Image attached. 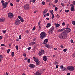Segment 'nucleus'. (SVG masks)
<instances>
[{
    "label": "nucleus",
    "mask_w": 75,
    "mask_h": 75,
    "mask_svg": "<svg viewBox=\"0 0 75 75\" xmlns=\"http://www.w3.org/2000/svg\"><path fill=\"white\" fill-rule=\"evenodd\" d=\"M54 65H57V62H55L54 63Z\"/></svg>",
    "instance_id": "61"
},
{
    "label": "nucleus",
    "mask_w": 75,
    "mask_h": 75,
    "mask_svg": "<svg viewBox=\"0 0 75 75\" xmlns=\"http://www.w3.org/2000/svg\"><path fill=\"white\" fill-rule=\"evenodd\" d=\"M58 8L57 7H55V11H57Z\"/></svg>",
    "instance_id": "50"
},
{
    "label": "nucleus",
    "mask_w": 75,
    "mask_h": 75,
    "mask_svg": "<svg viewBox=\"0 0 75 75\" xmlns=\"http://www.w3.org/2000/svg\"><path fill=\"white\" fill-rule=\"evenodd\" d=\"M45 3L44 1H42V5H45Z\"/></svg>",
    "instance_id": "32"
},
{
    "label": "nucleus",
    "mask_w": 75,
    "mask_h": 75,
    "mask_svg": "<svg viewBox=\"0 0 75 75\" xmlns=\"http://www.w3.org/2000/svg\"><path fill=\"white\" fill-rule=\"evenodd\" d=\"M23 57H26L27 56V55L25 53H24L23 54Z\"/></svg>",
    "instance_id": "42"
},
{
    "label": "nucleus",
    "mask_w": 75,
    "mask_h": 75,
    "mask_svg": "<svg viewBox=\"0 0 75 75\" xmlns=\"http://www.w3.org/2000/svg\"><path fill=\"white\" fill-rule=\"evenodd\" d=\"M48 39H46L44 40V41L43 42V44H47V42H48Z\"/></svg>",
    "instance_id": "13"
},
{
    "label": "nucleus",
    "mask_w": 75,
    "mask_h": 75,
    "mask_svg": "<svg viewBox=\"0 0 75 75\" xmlns=\"http://www.w3.org/2000/svg\"><path fill=\"white\" fill-rule=\"evenodd\" d=\"M69 10H65V12H66V13H68V12H69Z\"/></svg>",
    "instance_id": "48"
},
{
    "label": "nucleus",
    "mask_w": 75,
    "mask_h": 75,
    "mask_svg": "<svg viewBox=\"0 0 75 75\" xmlns=\"http://www.w3.org/2000/svg\"><path fill=\"white\" fill-rule=\"evenodd\" d=\"M64 30H65V28H63L62 29L60 30V31L61 32V31H63Z\"/></svg>",
    "instance_id": "37"
},
{
    "label": "nucleus",
    "mask_w": 75,
    "mask_h": 75,
    "mask_svg": "<svg viewBox=\"0 0 75 75\" xmlns=\"http://www.w3.org/2000/svg\"><path fill=\"white\" fill-rule=\"evenodd\" d=\"M0 58H1V59H3V55L0 54Z\"/></svg>",
    "instance_id": "35"
},
{
    "label": "nucleus",
    "mask_w": 75,
    "mask_h": 75,
    "mask_svg": "<svg viewBox=\"0 0 75 75\" xmlns=\"http://www.w3.org/2000/svg\"><path fill=\"white\" fill-rule=\"evenodd\" d=\"M58 0H55V3H58Z\"/></svg>",
    "instance_id": "40"
},
{
    "label": "nucleus",
    "mask_w": 75,
    "mask_h": 75,
    "mask_svg": "<svg viewBox=\"0 0 75 75\" xmlns=\"http://www.w3.org/2000/svg\"><path fill=\"white\" fill-rule=\"evenodd\" d=\"M35 0H33L32 1L33 2V3H35Z\"/></svg>",
    "instance_id": "63"
},
{
    "label": "nucleus",
    "mask_w": 75,
    "mask_h": 75,
    "mask_svg": "<svg viewBox=\"0 0 75 75\" xmlns=\"http://www.w3.org/2000/svg\"><path fill=\"white\" fill-rule=\"evenodd\" d=\"M40 35V38H41V40H43V39L47 36V34L44 32H41Z\"/></svg>",
    "instance_id": "2"
},
{
    "label": "nucleus",
    "mask_w": 75,
    "mask_h": 75,
    "mask_svg": "<svg viewBox=\"0 0 75 75\" xmlns=\"http://www.w3.org/2000/svg\"><path fill=\"white\" fill-rule=\"evenodd\" d=\"M45 47H46L47 48H50V45L48 44L45 45Z\"/></svg>",
    "instance_id": "19"
},
{
    "label": "nucleus",
    "mask_w": 75,
    "mask_h": 75,
    "mask_svg": "<svg viewBox=\"0 0 75 75\" xmlns=\"http://www.w3.org/2000/svg\"><path fill=\"white\" fill-rule=\"evenodd\" d=\"M61 5L63 7H64V6H65V5L63 3H62L61 4Z\"/></svg>",
    "instance_id": "33"
},
{
    "label": "nucleus",
    "mask_w": 75,
    "mask_h": 75,
    "mask_svg": "<svg viewBox=\"0 0 75 75\" xmlns=\"http://www.w3.org/2000/svg\"><path fill=\"white\" fill-rule=\"evenodd\" d=\"M66 29H67V30H65L66 32H67V33H69L70 32L69 30L68 29V28H66Z\"/></svg>",
    "instance_id": "17"
},
{
    "label": "nucleus",
    "mask_w": 75,
    "mask_h": 75,
    "mask_svg": "<svg viewBox=\"0 0 75 75\" xmlns=\"http://www.w3.org/2000/svg\"><path fill=\"white\" fill-rule=\"evenodd\" d=\"M52 19H54V17H55V16L54 15V14H52Z\"/></svg>",
    "instance_id": "26"
},
{
    "label": "nucleus",
    "mask_w": 75,
    "mask_h": 75,
    "mask_svg": "<svg viewBox=\"0 0 75 75\" xmlns=\"http://www.w3.org/2000/svg\"><path fill=\"white\" fill-rule=\"evenodd\" d=\"M35 27H34L33 28V31H34V30H35Z\"/></svg>",
    "instance_id": "39"
},
{
    "label": "nucleus",
    "mask_w": 75,
    "mask_h": 75,
    "mask_svg": "<svg viewBox=\"0 0 75 75\" xmlns=\"http://www.w3.org/2000/svg\"><path fill=\"white\" fill-rule=\"evenodd\" d=\"M9 47H11V44H9Z\"/></svg>",
    "instance_id": "62"
},
{
    "label": "nucleus",
    "mask_w": 75,
    "mask_h": 75,
    "mask_svg": "<svg viewBox=\"0 0 75 75\" xmlns=\"http://www.w3.org/2000/svg\"><path fill=\"white\" fill-rule=\"evenodd\" d=\"M51 26V23H49L47 24V25L46 26L47 28H48V27H50Z\"/></svg>",
    "instance_id": "16"
},
{
    "label": "nucleus",
    "mask_w": 75,
    "mask_h": 75,
    "mask_svg": "<svg viewBox=\"0 0 75 75\" xmlns=\"http://www.w3.org/2000/svg\"><path fill=\"white\" fill-rule=\"evenodd\" d=\"M58 66H59V65H57L56 66V68L57 69H58Z\"/></svg>",
    "instance_id": "53"
},
{
    "label": "nucleus",
    "mask_w": 75,
    "mask_h": 75,
    "mask_svg": "<svg viewBox=\"0 0 75 75\" xmlns=\"http://www.w3.org/2000/svg\"><path fill=\"white\" fill-rule=\"evenodd\" d=\"M55 25L57 28V27H59L60 26V25L59 24H56Z\"/></svg>",
    "instance_id": "23"
},
{
    "label": "nucleus",
    "mask_w": 75,
    "mask_h": 75,
    "mask_svg": "<svg viewBox=\"0 0 75 75\" xmlns=\"http://www.w3.org/2000/svg\"><path fill=\"white\" fill-rule=\"evenodd\" d=\"M41 52H42V53L43 54H44L43 53H44V50H42Z\"/></svg>",
    "instance_id": "31"
},
{
    "label": "nucleus",
    "mask_w": 75,
    "mask_h": 75,
    "mask_svg": "<svg viewBox=\"0 0 75 75\" xmlns=\"http://www.w3.org/2000/svg\"><path fill=\"white\" fill-rule=\"evenodd\" d=\"M42 54H43L42 53V52H39V55H40V56H41V55Z\"/></svg>",
    "instance_id": "24"
},
{
    "label": "nucleus",
    "mask_w": 75,
    "mask_h": 75,
    "mask_svg": "<svg viewBox=\"0 0 75 75\" xmlns=\"http://www.w3.org/2000/svg\"><path fill=\"white\" fill-rule=\"evenodd\" d=\"M74 67L69 66L67 67V69L70 71H73L74 70Z\"/></svg>",
    "instance_id": "5"
},
{
    "label": "nucleus",
    "mask_w": 75,
    "mask_h": 75,
    "mask_svg": "<svg viewBox=\"0 0 75 75\" xmlns=\"http://www.w3.org/2000/svg\"><path fill=\"white\" fill-rule=\"evenodd\" d=\"M1 46H2V47H6V46L3 44H1Z\"/></svg>",
    "instance_id": "30"
},
{
    "label": "nucleus",
    "mask_w": 75,
    "mask_h": 75,
    "mask_svg": "<svg viewBox=\"0 0 75 75\" xmlns=\"http://www.w3.org/2000/svg\"><path fill=\"white\" fill-rule=\"evenodd\" d=\"M14 52H12L11 53V57H14Z\"/></svg>",
    "instance_id": "25"
},
{
    "label": "nucleus",
    "mask_w": 75,
    "mask_h": 75,
    "mask_svg": "<svg viewBox=\"0 0 75 75\" xmlns=\"http://www.w3.org/2000/svg\"><path fill=\"white\" fill-rule=\"evenodd\" d=\"M35 44V42H32L30 43H29V45L30 46H31V45H34Z\"/></svg>",
    "instance_id": "15"
},
{
    "label": "nucleus",
    "mask_w": 75,
    "mask_h": 75,
    "mask_svg": "<svg viewBox=\"0 0 75 75\" xmlns=\"http://www.w3.org/2000/svg\"><path fill=\"white\" fill-rule=\"evenodd\" d=\"M10 49H8L7 50V53H8L9 52H10Z\"/></svg>",
    "instance_id": "36"
},
{
    "label": "nucleus",
    "mask_w": 75,
    "mask_h": 75,
    "mask_svg": "<svg viewBox=\"0 0 75 75\" xmlns=\"http://www.w3.org/2000/svg\"><path fill=\"white\" fill-rule=\"evenodd\" d=\"M63 66L62 65L60 66V69H63Z\"/></svg>",
    "instance_id": "49"
},
{
    "label": "nucleus",
    "mask_w": 75,
    "mask_h": 75,
    "mask_svg": "<svg viewBox=\"0 0 75 75\" xmlns=\"http://www.w3.org/2000/svg\"><path fill=\"white\" fill-rule=\"evenodd\" d=\"M72 57H75V53L72 55Z\"/></svg>",
    "instance_id": "51"
},
{
    "label": "nucleus",
    "mask_w": 75,
    "mask_h": 75,
    "mask_svg": "<svg viewBox=\"0 0 75 75\" xmlns=\"http://www.w3.org/2000/svg\"><path fill=\"white\" fill-rule=\"evenodd\" d=\"M41 23V21H39L38 22V25H40V23Z\"/></svg>",
    "instance_id": "45"
},
{
    "label": "nucleus",
    "mask_w": 75,
    "mask_h": 75,
    "mask_svg": "<svg viewBox=\"0 0 75 75\" xmlns=\"http://www.w3.org/2000/svg\"><path fill=\"white\" fill-rule=\"evenodd\" d=\"M71 42L72 43H74V41H73V40H72V39L71 40Z\"/></svg>",
    "instance_id": "52"
},
{
    "label": "nucleus",
    "mask_w": 75,
    "mask_h": 75,
    "mask_svg": "<svg viewBox=\"0 0 75 75\" xmlns=\"http://www.w3.org/2000/svg\"><path fill=\"white\" fill-rule=\"evenodd\" d=\"M72 23L73 25H75V21H73L72 22Z\"/></svg>",
    "instance_id": "22"
},
{
    "label": "nucleus",
    "mask_w": 75,
    "mask_h": 75,
    "mask_svg": "<svg viewBox=\"0 0 75 75\" xmlns=\"http://www.w3.org/2000/svg\"><path fill=\"white\" fill-rule=\"evenodd\" d=\"M21 23L20 21L19 20L18 18H17L15 21V24L16 25H18Z\"/></svg>",
    "instance_id": "7"
},
{
    "label": "nucleus",
    "mask_w": 75,
    "mask_h": 75,
    "mask_svg": "<svg viewBox=\"0 0 75 75\" xmlns=\"http://www.w3.org/2000/svg\"><path fill=\"white\" fill-rule=\"evenodd\" d=\"M57 33H59V32H61V30L60 29H59V30H57Z\"/></svg>",
    "instance_id": "38"
},
{
    "label": "nucleus",
    "mask_w": 75,
    "mask_h": 75,
    "mask_svg": "<svg viewBox=\"0 0 75 75\" xmlns=\"http://www.w3.org/2000/svg\"><path fill=\"white\" fill-rule=\"evenodd\" d=\"M28 62L30 63V59H28Z\"/></svg>",
    "instance_id": "46"
},
{
    "label": "nucleus",
    "mask_w": 75,
    "mask_h": 75,
    "mask_svg": "<svg viewBox=\"0 0 75 75\" xmlns=\"http://www.w3.org/2000/svg\"><path fill=\"white\" fill-rule=\"evenodd\" d=\"M71 6H72L71 8V11H74V6L72 4H71L70 5Z\"/></svg>",
    "instance_id": "11"
},
{
    "label": "nucleus",
    "mask_w": 75,
    "mask_h": 75,
    "mask_svg": "<svg viewBox=\"0 0 75 75\" xmlns=\"http://www.w3.org/2000/svg\"><path fill=\"white\" fill-rule=\"evenodd\" d=\"M23 7L24 9L25 10H28L29 9V4H27L26 5H25Z\"/></svg>",
    "instance_id": "6"
},
{
    "label": "nucleus",
    "mask_w": 75,
    "mask_h": 75,
    "mask_svg": "<svg viewBox=\"0 0 75 75\" xmlns=\"http://www.w3.org/2000/svg\"><path fill=\"white\" fill-rule=\"evenodd\" d=\"M36 62V65H40V61L39 60L38 62Z\"/></svg>",
    "instance_id": "21"
},
{
    "label": "nucleus",
    "mask_w": 75,
    "mask_h": 75,
    "mask_svg": "<svg viewBox=\"0 0 75 75\" xmlns=\"http://www.w3.org/2000/svg\"><path fill=\"white\" fill-rule=\"evenodd\" d=\"M47 16H50V13H48L47 14H46Z\"/></svg>",
    "instance_id": "44"
},
{
    "label": "nucleus",
    "mask_w": 75,
    "mask_h": 75,
    "mask_svg": "<svg viewBox=\"0 0 75 75\" xmlns=\"http://www.w3.org/2000/svg\"><path fill=\"white\" fill-rule=\"evenodd\" d=\"M67 34L66 32H63L59 35V38L62 40L67 38Z\"/></svg>",
    "instance_id": "1"
},
{
    "label": "nucleus",
    "mask_w": 75,
    "mask_h": 75,
    "mask_svg": "<svg viewBox=\"0 0 75 75\" xmlns=\"http://www.w3.org/2000/svg\"><path fill=\"white\" fill-rule=\"evenodd\" d=\"M3 33H6V30H3Z\"/></svg>",
    "instance_id": "58"
},
{
    "label": "nucleus",
    "mask_w": 75,
    "mask_h": 75,
    "mask_svg": "<svg viewBox=\"0 0 75 75\" xmlns=\"http://www.w3.org/2000/svg\"><path fill=\"white\" fill-rule=\"evenodd\" d=\"M41 72L40 71H38L34 74L35 75H41Z\"/></svg>",
    "instance_id": "10"
},
{
    "label": "nucleus",
    "mask_w": 75,
    "mask_h": 75,
    "mask_svg": "<svg viewBox=\"0 0 75 75\" xmlns=\"http://www.w3.org/2000/svg\"><path fill=\"white\" fill-rule=\"evenodd\" d=\"M16 50H18V46L16 45Z\"/></svg>",
    "instance_id": "29"
},
{
    "label": "nucleus",
    "mask_w": 75,
    "mask_h": 75,
    "mask_svg": "<svg viewBox=\"0 0 75 75\" xmlns=\"http://www.w3.org/2000/svg\"><path fill=\"white\" fill-rule=\"evenodd\" d=\"M60 47L62 48H64V46H63L62 45H61Z\"/></svg>",
    "instance_id": "43"
},
{
    "label": "nucleus",
    "mask_w": 75,
    "mask_h": 75,
    "mask_svg": "<svg viewBox=\"0 0 75 75\" xmlns=\"http://www.w3.org/2000/svg\"><path fill=\"white\" fill-rule=\"evenodd\" d=\"M50 13H51V14H53L54 13H53L51 11H50Z\"/></svg>",
    "instance_id": "60"
},
{
    "label": "nucleus",
    "mask_w": 75,
    "mask_h": 75,
    "mask_svg": "<svg viewBox=\"0 0 75 75\" xmlns=\"http://www.w3.org/2000/svg\"><path fill=\"white\" fill-rule=\"evenodd\" d=\"M17 3H18L20 1V0H16Z\"/></svg>",
    "instance_id": "55"
},
{
    "label": "nucleus",
    "mask_w": 75,
    "mask_h": 75,
    "mask_svg": "<svg viewBox=\"0 0 75 75\" xmlns=\"http://www.w3.org/2000/svg\"><path fill=\"white\" fill-rule=\"evenodd\" d=\"M22 18V17H21L20 16H18V18H19V19H21Z\"/></svg>",
    "instance_id": "47"
},
{
    "label": "nucleus",
    "mask_w": 75,
    "mask_h": 75,
    "mask_svg": "<svg viewBox=\"0 0 75 75\" xmlns=\"http://www.w3.org/2000/svg\"><path fill=\"white\" fill-rule=\"evenodd\" d=\"M20 20L21 21V22H24V20L23 19V18H21V19H20Z\"/></svg>",
    "instance_id": "28"
},
{
    "label": "nucleus",
    "mask_w": 75,
    "mask_h": 75,
    "mask_svg": "<svg viewBox=\"0 0 75 75\" xmlns=\"http://www.w3.org/2000/svg\"><path fill=\"white\" fill-rule=\"evenodd\" d=\"M73 4H74V5H75V1H74L73 2Z\"/></svg>",
    "instance_id": "59"
},
{
    "label": "nucleus",
    "mask_w": 75,
    "mask_h": 75,
    "mask_svg": "<svg viewBox=\"0 0 75 75\" xmlns=\"http://www.w3.org/2000/svg\"><path fill=\"white\" fill-rule=\"evenodd\" d=\"M47 11H48V10L47 9H45V10H44L43 12V15H44L45 13H47Z\"/></svg>",
    "instance_id": "20"
},
{
    "label": "nucleus",
    "mask_w": 75,
    "mask_h": 75,
    "mask_svg": "<svg viewBox=\"0 0 75 75\" xmlns=\"http://www.w3.org/2000/svg\"><path fill=\"white\" fill-rule=\"evenodd\" d=\"M62 25H65V23L63 22L62 23Z\"/></svg>",
    "instance_id": "56"
},
{
    "label": "nucleus",
    "mask_w": 75,
    "mask_h": 75,
    "mask_svg": "<svg viewBox=\"0 0 75 75\" xmlns=\"http://www.w3.org/2000/svg\"><path fill=\"white\" fill-rule=\"evenodd\" d=\"M34 61H35V62H37L38 61H39V60H38V58L37 57H36V59H34Z\"/></svg>",
    "instance_id": "18"
},
{
    "label": "nucleus",
    "mask_w": 75,
    "mask_h": 75,
    "mask_svg": "<svg viewBox=\"0 0 75 75\" xmlns=\"http://www.w3.org/2000/svg\"><path fill=\"white\" fill-rule=\"evenodd\" d=\"M19 39H21V35H19Z\"/></svg>",
    "instance_id": "54"
},
{
    "label": "nucleus",
    "mask_w": 75,
    "mask_h": 75,
    "mask_svg": "<svg viewBox=\"0 0 75 75\" xmlns=\"http://www.w3.org/2000/svg\"><path fill=\"white\" fill-rule=\"evenodd\" d=\"M67 50L66 49H65L63 51L64 52H67Z\"/></svg>",
    "instance_id": "41"
},
{
    "label": "nucleus",
    "mask_w": 75,
    "mask_h": 75,
    "mask_svg": "<svg viewBox=\"0 0 75 75\" xmlns=\"http://www.w3.org/2000/svg\"><path fill=\"white\" fill-rule=\"evenodd\" d=\"M28 66L30 69H33V68H34L35 67V65L33 64H30Z\"/></svg>",
    "instance_id": "9"
},
{
    "label": "nucleus",
    "mask_w": 75,
    "mask_h": 75,
    "mask_svg": "<svg viewBox=\"0 0 75 75\" xmlns=\"http://www.w3.org/2000/svg\"><path fill=\"white\" fill-rule=\"evenodd\" d=\"M54 28H52L50 29L48 31V33L50 34H51L52 33H53V31H54Z\"/></svg>",
    "instance_id": "8"
},
{
    "label": "nucleus",
    "mask_w": 75,
    "mask_h": 75,
    "mask_svg": "<svg viewBox=\"0 0 75 75\" xmlns=\"http://www.w3.org/2000/svg\"><path fill=\"white\" fill-rule=\"evenodd\" d=\"M43 59V60L44 61L46 62V61H47V57H46V56H44Z\"/></svg>",
    "instance_id": "12"
},
{
    "label": "nucleus",
    "mask_w": 75,
    "mask_h": 75,
    "mask_svg": "<svg viewBox=\"0 0 75 75\" xmlns=\"http://www.w3.org/2000/svg\"><path fill=\"white\" fill-rule=\"evenodd\" d=\"M28 50H31V47H29L28 48Z\"/></svg>",
    "instance_id": "57"
},
{
    "label": "nucleus",
    "mask_w": 75,
    "mask_h": 75,
    "mask_svg": "<svg viewBox=\"0 0 75 75\" xmlns=\"http://www.w3.org/2000/svg\"><path fill=\"white\" fill-rule=\"evenodd\" d=\"M5 21V18H0V22H4Z\"/></svg>",
    "instance_id": "14"
},
{
    "label": "nucleus",
    "mask_w": 75,
    "mask_h": 75,
    "mask_svg": "<svg viewBox=\"0 0 75 75\" xmlns=\"http://www.w3.org/2000/svg\"><path fill=\"white\" fill-rule=\"evenodd\" d=\"M1 3L2 5L3 6L4 8H6L7 7V4H8V2L4 3V1L3 0L1 1Z\"/></svg>",
    "instance_id": "3"
},
{
    "label": "nucleus",
    "mask_w": 75,
    "mask_h": 75,
    "mask_svg": "<svg viewBox=\"0 0 75 75\" xmlns=\"http://www.w3.org/2000/svg\"><path fill=\"white\" fill-rule=\"evenodd\" d=\"M63 71H65V70H66L67 68H66L64 67L63 68Z\"/></svg>",
    "instance_id": "27"
},
{
    "label": "nucleus",
    "mask_w": 75,
    "mask_h": 75,
    "mask_svg": "<svg viewBox=\"0 0 75 75\" xmlns=\"http://www.w3.org/2000/svg\"><path fill=\"white\" fill-rule=\"evenodd\" d=\"M9 4L10 5V6H12V7H13V4H12V3H10Z\"/></svg>",
    "instance_id": "34"
},
{
    "label": "nucleus",
    "mask_w": 75,
    "mask_h": 75,
    "mask_svg": "<svg viewBox=\"0 0 75 75\" xmlns=\"http://www.w3.org/2000/svg\"><path fill=\"white\" fill-rule=\"evenodd\" d=\"M70 74H71V73H68L67 74V75H70Z\"/></svg>",
    "instance_id": "64"
},
{
    "label": "nucleus",
    "mask_w": 75,
    "mask_h": 75,
    "mask_svg": "<svg viewBox=\"0 0 75 75\" xmlns=\"http://www.w3.org/2000/svg\"><path fill=\"white\" fill-rule=\"evenodd\" d=\"M8 16L10 19H13V17H14V14L11 13H9L8 14Z\"/></svg>",
    "instance_id": "4"
}]
</instances>
